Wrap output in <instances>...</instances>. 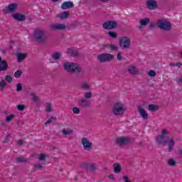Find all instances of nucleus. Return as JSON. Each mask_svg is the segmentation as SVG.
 <instances>
[{
  "label": "nucleus",
  "instance_id": "obj_17",
  "mask_svg": "<svg viewBox=\"0 0 182 182\" xmlns=\"http://www.w3.org/2000/svg\"><path fill=\"white\" fill-rule=\"evenodd\" d=\"M74 4L72 1H65L61 4V8L64 10L70 9V8H73Z\"/></svg>",
  "mask_w": 182,
  "mask_h": 182
},
{
  "label": "nucleus",
  "instance_id": "obj_20",
  "mask_svg": "<svg viewBox=\"0 0 182 182\" xmlns=\"http://www.w3.org/2000/svg\"><path fill=\"white\" fill-rule=\"evenodd\" d=\"M149 22H150V18H141L139 21V28L141 29V28H143V26H146L149 24Z\"/></svg>",
  "mask_w": 182,
  "mask_h": 182
},
{
  "label": "nucleus",
  "instance_id": "obj_44",
  "mask_svg": "<svg viewBox=\"0 0 182 182\" xmlns=\"http://www.w3.org/2000/svg\"><path fill=\"white\" fill-rule=\"evenodd\" d=\"M67 53H68V55H75V50H73V48H68V49L67 50Z\"/></svg>",
  "mask_w": 182,
  "mask_h": 182
},
{
  "label": "nucleus",
  "instance_id": "obj_50",
  "mask_svg": "<svg viewBox=\"0 0 182 182\" xmlns=\"http://www.w3.org/2000/svg\"><path fill=\"white\" fill-rule=\"evenodd\" d=\"M175 66H176V68H181V66H182V63H176V64H175Z\"/></svg>",
  "mask_w": 182,
  "mask_h": 182
},
{
  "label": "nucleus",
  "instance_id": "obj_41",
  "mask_svg": "<svg viewBox=\"0 0 182 182\" xmlns=\"http://www.w3.org/2000/svg\"><path fill=\"white\" fill-rule=\"evenodd\" d=\"M5 86H6V82H5V80H1L0 82V89H1V90H2L4 89V87H5Z\"/></svg>",
  "mask_w": 182,
  "mask_h": 182
},
{
  "label": "nucleus",
  "instance_id": "obj_2",
  "mask_svg": "<svg viewBox=\"0 0 182 182\" xmlns=\"http://www.w3.org/2000/svg\"><path fill=\"white\" fill-rule=\"evenodd\" d=\"M127 108L124 104L122 102H117L113 107L112 113L114 116H122V114H124Z\"/></svg>",
  "mask_w": 182,
  "mask_h": 182
},
{
  "label": "nucleus",
  "instance_id": "obj_18",
  "mask_svg": "<svg viewBox=\"0 0 182 182\" xmlns=\"http://www.w3.org/2000/svg\"><path fill=\"white\" fill-rule=\"evenodd\" d=\"M127 70L131 75H134L135 76L139 75V70H137V69H136V67L133 65H129L127 68Z\"/></svg>",
  "mask_w": 182,
  "mask_h": 182
},
{
  "label": "nucleus",
  "instance_id": "obj_33",
  "mask_svg": "<svg viewBox=\"0 0 182 182\" xmlns=\"http://www.w3.org/2000/svg\"><path fill=\"white\" fill-rule=\"evenodd\" d=\"M53 122H56V117H51L50 119L45 122V124H50V123H53Z\"/></svg>",
  "mask_w": 182,
  "mask_h": 182
},
{
  "label": "nucleus",
  "instance_id": "obj_54",
  "mask_svg": "<svg viewBox=\"0 0 182 182\" xmlns=\"http://www.w3.org/2000/svg\"><path fill=\"white\" fill-rule=\"evenodd\" d=\"M109 178H111L112 180H114V176L113 175H109Z\"/></svg>",
  "mask_w": 182,
  "mask_h": 182
},
{
  "label": "nucleus",
  "instance_id": "obj_21",
  "mask_svg": "<svg viewBox=\"0 0 182 182\" xmlns=\"http://www.w3.org/2000/svg\"><path fill=\"white\" fill-rule=\"evenodd\" d=\"M68 16H69V12L64 11L63 13H60L59 14L56 15V18H59L60 19H68Z\"/></svg>",
  "mask_w": 182,
  "mask_h": 182
},
{
  "label": "nucleus",
  "instance_id": "obj_56",
  "mask_svg": "<svg viewBox=\"0 0 182 182\" xmlns=\"http://www.w3.org/2000/svg\"><path fill=\"white\" fill-rule=\"evenodd\" d=\"M36 168H42L43 166L41 165H36Z\"/></svg>",
  "mask_w": 182,
  "mask_h": 182
},
{
  "label": "nucleus",
  "instance_id": "obj_36",
  "mask_svg": "<svg viewBox=\"0 0 182 182\" xmlns=\"http://www.w3.org/2000/svg\"><path fill=\"white\" fill-rule=\"evenodd\" d=\"M96 164H91L88 166V168L90 170V171H95L96 170Z\"/></svg>",
  "mask_w": 182,
  "mask_h": 182
},
{
  "label": "nucleus",
  "instance_id": "obj_45",
  "mask_svg": "<svg viewBox=\"0 0 182 182\" xmlns=\"http://www.w3.org/2000/svg\"><path fill=\"white\" fill-rule=\"evenodd\" d=\"M5 79L6 82H9V83L12 82V77L11 75H6Z\"/></svg>",
  "mask_w": 182,
  "mask_h": 182
},
{
  "label": "nucleus",
  "instance_id": "obj_27",
  "mask_svg": "<svg viewBox=\"0 0 182 182\" xmlns=\"http://www.w3.org/2000/svg\"><path fill=\"white\" fill-rule=\"evenodd\" d=\"M25 58H26V55H25L24 53H21L17 54V59L18 63L22 62V60H23Z\"/></svg>",
  "mask_w": 182,
  "mask_h": 182
},
{
  "label": "nucleus",
  "instance_id": "obj_48",
  "mask_svg": "<svg viewBox=\"0 0 182 182\" xmlns=\"http://www.w3.org/2000/svg\"><path fill=\"white\" fill-rule=\"evenodd\" d=\"M168 134V131L167 129H163L161 131V136H167Z\"/></svg>",
  "mask_w": 182,
  "mask_h": 182
},
{
  "label": "nucleus",
  "instance_id": "obj_32",
  "mask_svg": "<svg viewBox=\"0 0 182 182\" xmlns=\"http://www.w3.org/2000/svg\"><path fill=\"white\" fill-rule=\"evenodd\" d=\"M92 92H86L84 94V97H85L84 99H85L86 100H87L88 99H92Z\"/></svg>",
  "mask_w": 182,
  "mask_h": 182
},
{
  "label": "nucleus",
  "instance_id": "obj_43",
  "mask_svg": "<svg viewBox=\"0 0 182 182\" xmlns=\"http://www.w3.org/2000/svg\"><path fill=\"white\" fill-rule=\"evenodd\" d=\"M17 109L19 110L20 112H22V111L25 110V105H18L17 106Z\"/></svg>",
  "mask_w": 182,
  "mask_h": 182
},
{
  "label": "nucleus",
  "instance_id": "obj_4",
  "mask_svg": "<svg viewBox=\"0 0 182 182\" xmlns=\"http://www.w3.org/2000/svg\"><path fill=\"white\" fill-rule=\"evenodd\" d=\"M156 25L158 28L162 31H171V23L166 19L158 20Z\"/></svg>",
  "mask_w": 182,
  "mask_h": 182
},
{
  "label": "nucleus",
  "instance_id": "obj_39",
  "mask_svg": "<svg viewBox=\"0 0 182 182\" xmlns=\"http://www.w3.org/2000/svg\"><path fill=\"white\" fill-rule=\"evenodd\" d=\"M73 112L74 114H79V113H80V109L79 108H77V107H74L73 108Z\"/></svg>",
  "mask_w": 182,
  "mask_h": 182
},
{
  "label": "nucleus",
  "instance_id": "obj_7",
  "mask_svg": "<svg viewBox=\"0 0 182 182\" xmlns=\"http://www.w3.org/2000/svg\"><path fill=\"white\" fill-rule=\"evenodd\" d=\"M81 144L82 145L84 150H86V151H90V150L93 149V143L89 141L86 137L82 138Z\"/></svg>",
  "mask_w": 182,
  "mask_h": 182
},
{
  "label": "nucleus",
  "instance_id": "obj_13",
  "mask_svg": "<svg viewBox=\"0 0 182 182\" xmlns=\"http://www.w3.org/2000/svg\"><path fill=\"white\" fill-rule=\"evenodd\" d=\"M138 112L144 120H147V119H149V114H147L146 109L141 107V106L138 107Z\"/></svg>",
  "mask_w": 182,
  "mask_h": 182
},
{
  "label": "nucleus",
  "instance_id": "obj_26",
  "mask_svg": "<svg viewBox=\"0 0 182 182\" xmlns=\"http://www.w3.org/2000/svg\"><path fill=\"white\" fill-rule=\"evenodd\" d=\"M167 164L170 167H176V166H177V162L176 161H174V159H169L167 161Z\"/></svg>",
  "mask_w": 182,
  "mask_h": 182
},
{
  "label": "nucleus",
  "instance_id": "obj_46",
  "mask_svg": "<svg viewBox=\"0 0 182 182\" xmlns=\"http://www.w3.org/2000/svg\"><path fill=\"white\" fill-rule=\"evenodd\" d=\"M21 90H22V84L18 83L16 85V91L17 92H21Z\"/></svg>",
  "mask_w": 182,
  "mask_h": 182
},
{
  "label": "nucleus",
  "instance_id": "obj_28",
  "mask_svg": "<svg viewBox=\"0 0 182 182\" xmlns=\"http://www.w3.org/2000/svg\"><path fill=\"white\" fill-rule=\"evenodd\" d=\"M90 84L89 83H82L80 85V88L82 90H88L89 89H90Z\"/></svg>",
  "mask_w": 182,
  "mask_h": 182
},
{
  "label": "nucleus",
  "instance_id": "obj_10",
  "mask_svg": "<svg viewBox=\"0 0 182 182\" xmlns=\"http://www.w3.org/2000/svg\"><path fill=\"white\" fill-rule=\"evenodd\" d=\"M51 31H64L66 29V25L62 23H53L50 26Z\"/></svg>",
  "mask_w": 182,
  "mask_h": 182
},
{
  "label": "nucleus",
  "instance_id": "obj_12",
  "mask_svg": "<svg viewBox=\"0 0 182 182\" xmlns=\"http://www.w3.org/2000/svg\"><path fill=\"white\" fill-rule=\"evenodd\" d=\"M146 6L148 9L153 11L154 9H157L159 4L156 0H148L146 1Z\"/></svg>",
  "mask_w": 182,
  "mask_h": 182
},
{
  "label": "nucleus",
  "instance_id": "obj_25",
  "mask_svg": "<svg viewBox=\"0 0 182 182\" xmlns=\"http://www.w3.org/2000/svg\"><path fill=\"white\" fill-rule=\"evenodd\" d=\"M46 112L47 113H51V112H53V105L50 103H47L46 105Z\"/></svg>",
  "mask_w": 182,
  "mask_h": 182
},
{
  "label": "nucleus",
  "instance_id": "obj_23",
  "mask_svg": "<svg viewBox=\"0 0 182 182\" xmlns=\"http://www.w3.org/2000/svg\"><path fill=\"white\" fill-rule=\"evenodd\" d=\"M114 166V173H116L117 174L120 173L122 171V165H120L118 163H115L113 165Z\"/></svg>",
  "mask_w": 182,
  "mask_h": 182
},
{
  "label": "nucleus",
  "instance_id": "obj_42",
  "mask_svg": "<svg viewBox=\"0 0 182 182\" xmlns=\"http://www.w3.org/2000/svg\"><path fill=\"white\" fill-rule=\"evenodd\" d=\"M148 75L151 77H154V76H156V71H154V70H149V72L148 73Z\"/></svg>",
  "mask_w": 182,
  "mask_h": 182
},
{
  "label": "nucleus",
  "instance_id": "obj_59",
  "mask_svg": "<svg viewBox=\"0 0 182 182\" xmlns=\"http://www.w3.org/2000/svg\"><path fill=\"white\" fill-rule=\"evenodd\" d=\"M59 0H52L53 2H58Z\"/></svg>",
  "mask_w": 182,
  "mask_h": 182
},
{
  "label": "nucleus",
  "instance_id": "obj_57",
  "mask_svg": "<svg viewBox=\"0 0 182 182\" xmlns=\"http://www.w3.org/2000/svg\"><path fill=\"white\" fill-rule=\"evenodd\" d=\"M100 1H101V2L106 3V2H109V1L110 0H100Z\"/></svg>",
  "mask_w": 182,
  "mask_h": 182
},
{
  "label": "nucleus",
  "instance_id": "obj_31",
  "mask_svg": "<svg viewBox=\"0 0 182 182\" xmlns=\"http://www.w3.org/2000/svg\"><path fill=\"white\" fill-rule=\"evenodd\" d=\"M107 48L108 49H110V50H117L119 49V47H117V46L113 44L107 45Z\"/></svg>",
  "mask_w": 182,
  "mask_h": 182
},
{
  "label": "nucleus",
  "instance_id": "obj_5",
  "mask_svg": "<svg viewBox=\"0 0 182 182\" xmlns=\"http://www.w3.org/2000/svg\"><path fill=\"white\" fill-rule=\"evenodd\" d=\"M97 59L101 63H105L113 60V59H114V55L109 53H102L97 56Z\"/></svg>",
  "mask_w": 182,
  "mask_h": 182
},
{
  "label": "nucleus",
  "instance_id": "obj_29",
  "mask_svg": "<svg viewBox=\"0 0 182 182\" xmlns=\"http://www.w3.org/2000/svg\"><path fill=\"white\" fill-rule=\"evenodd\" d=\"M60 56H62V53L58 52L54 53L52 55V58L54 59V60H59V59H60Z\"/></svg>",
  "mask_w": 182,
  "mask_h": 182
},
{
  "label": "nucleus",
  "instance_id": "obj_49",
  "mask_svg": "<svg viewBox=\"0 0 182 182\" xmlns=\"http://www.w3.org/2000/svg\"><path fill=\"white\" fill-rule=\"evenodd\" d=\"M117 60H122V59H123V57H122V54L120 53L117 54Z\"/></svg>",
  "mask_w": 182,
  "mask_h": 182
},
{
  "label": "nucleus",
  "instance_id": "obj_30",
  "mask_svg": "<svg viewBox=\"0 0 182 182\" xmlns=\"http://www.w3.org/2000/svg\"><path fill=\"white\" fill-rule=\"evenodd\" d=\"M149 110H150L151 112H156L159 110V107L156 105H149Z\"/></svg>",
  "mask_w": 182,
  "mask_h": 182
},
{
  "label": "nucleus",
  "instance_id": "obj_16",
  "mask_svg": "<svg viewBox=\"0 0 182 182\" xmlns=\"http://www.w3.org/2000/svg\"><path fill=\"white\" fill-rule=\"evenodd\" d=\"M129 141H130L127 137H120L117 139V143L119 144V146H124L125 144H129Z\"/></svg>",
  "mask_w": 182,
  "mask_h": 182
},
{
  "label": "nucleus",
  "instance_id": "obj_22",
  "mask_svg": "<svg viewBox=\"0 0 182 182\" xmlns=\"http://www.w3.org/2000/svg\"><path fill=\"white\" fill-rule=\"evenodd\" d=\"M14 119H15V114H7L4 117V122H6V123H11V122H12Z\"/></svg>",
  "mask_w": 182,
  "mask_h": 182
},
{
  "label": "nucleus",
  "instance_id": "obj_3",
  "mask_svg": "<svg viewBox=\"0 0 182 182\" xmlns=\"http://www.w3.org/2000/svg\"><path fill=\"white\" fill-rule=\"evenodd\" d=\"M33 36L35 41H36V42H39L40 43H42L46 41V34L43 30H36Z\"/></svg>",
  "mask_w": 182,
  "mask_h": 182
},
{
  "label": "nucleus",
  "instance_id": "obj_11",
  "mask_svg": "<svg viewBox=\"0 0 182 182\" xmlns=\"http://www.w3.org/2000/svg\"><path fill=\"white\" fill-rule=\"evenodd\" d=\"M167 140H168V136L163 135H158L156 136V142L159 146H166V144H167Z\"/></svg>",
  "mask_w": 182,
  "mask_h": 182
},
{
  "label": "nucleus",
  "instance_id": "obj_6",
  "mask_svg": "<svg viewBox=\"0 0 182 182\" xmlns=\"http://www.w3.org/2000/svg\"><path fill=\"white\" fill-rule=\"evenodd\" d=\"M132 45V41L129 37H122L119 38V46L122 49H129Z\"/></svg>",
  "mask_w": 182,
  "mask_h": 182
},
{
  "label": "nucleus",
  "instance_id": "obj_19",
  "mask_svg": "<svg viewBox=\"0 0 182 182\" xmlns=\"http://www.w3.org/2000/svg\"><path fill=\"white\" fill-rule=\"evenodd\" d=\"M13 18L16 19V21H19L20 22H23L25 21V19H26L25 15L21 14H14L13 15Z\"/></svg>",
  "mask_w": 182,
  "mask_h": 182
},
{
  "label": "nucleus",
  "instance_id": "obj_47",
  "mask_svg": "<svg viewBox=\"0 0 182 182\" xmlns=\"http://www.w3.org/2000/svg\"><path fill=\"white\" fill-rule=\"evenodd\" d=\"M46 159V156H45V155L43 154H41L38 157V160L40 161H45Z\"/></svg>",
  "mask_w": 182,
  "mask_h": 182
},
{
  "label": "nucleus",
  "instance_id": "obj_9",
  "mask_svg": "<svg viewBox=\"0 0 182 182\" xmlns=\"http://www.w3.org/2000/svg\"><path fill=\"white\" fill-rule=\"evenodd\" d=\"M77 105L78 106H80V107L87 109V107H90L91 102L89 100L80 98V100H78Z\"/></svg>",
  "mask_w": 182,
  "mask_h": 182
},
{
  "label": "nucleus",
  "instance_id": "obj_51",
  "mask_svg": "<svg viewBox=\"0 0 182 182\" xmlns=\"http://www.w3.org/2000/svg\"><path fill=\"white\" fill-rule=\"evenodd\" d=\"M156 26V23H151L150 25H149V28H151V29H153V28H154Z\"/></svg>",
  "mask_w": 182,
  "mask_h": 182
},
{
  "label": "nucleus",
  "instance_id": "obj_15",
  "mask_svg": "<svg viewBox=\"0 0 182 182\" xmlns=\"http://www.w3.org/2000/svg\"><path fill=\"white\" fill-rule=\"evenodd\" d=\"M176 144V141L173 138H170L168 141V151L171 153L174 150V146Z\"/></svg>",
  "mask_w": 182,
  "mask_h": 182
},
{
  "label": "nucleus",
  "instance_id": "obj_55",
  "mask_svg": "<svg viewBox=\"0 0 182 182\" xmlns=\"http://www.w3.org/2000/svg\"><path fill=\"white\" fill-rule=\"evenodd\" d=\"M169 66H171V68H175L176 64H174V63H170V64H169Z\"/></svg>",
  "mask_w": 182,
  "mask_h": 182
},
{
  "label": "nucleus",
  "instance_id": "obj_40",
  "mask_svg": "<svg viewBox=\"0 0 182 182\" xmlns=\"http://www.w3.org/2000/svg\"><path fill=\"white\" fill-rule=\"evenodd\" d=\"M62 133L64 134L65 136H69V134H72V131L71 130L63 129Z\"/></svg>",
  "mask_w": 182,
  "mask_h": 182
},
{
  "label": "nucleus",
  "instance_id": "obj_37",
  "mask_svg": "<svg viewBox=\"0 0 182 182\" xmlns=\"http://www.w3.org/2000/svg\"><path fill=\"white\" fill-rule=\"evenodd\" d=\"M16 161H19L20 163H26L28 159L26 158H16Z\"/></svg>",
  "mask_w": 182,
  "mask_h": 182
},
{
  "label": "nucleus",
  "instance_id": "obj_24",
  "mask_svg": "<svg viewBox=\"0 0 182 182\" xmlns=\"http://www.w3.org/2000/svg\"><path fill=\"white\" fill-rule=\"evenodd\" d=\"M8 69V64L6 63V61L3 60L0 63V70L1 71H5Z\"/></svg>",
  "mask_w": 182,
  "mask_h": 182
},
{
  "label": "nucleus",
  "instance_id": "obj_53",
  "mask_svg": "<svg viewBox=\"0 0 182 182\" xmlns=\"http://www.w3.org/2000/svg\"><path fill=\"white\" fill-rule=\"evenodd\" d=\"M17 143H18V146H22V144H23V141L19 140V141H18Z\"/></svg>",
  "mask_w": 182,
  "mask_h": 182
},
{
  "label": "nucleus",
  "instance_id": "obj_60",
  "mask_svg": "<svg viewBox=\"0 0 182 182\" xmlns=\"http://www.w3.org/2000/svg\"><path fill=\"white\" fill-rule=\"evenodd\" d=\"M2 62V58H1V57H0V63H1Z\"/></svg>",
  "mask_w": 182,
  "mask_h": 182
},
{
  "label": "nucleus",
  "instance_id": "obj_8",
  "mask_svg": "<svg viewBox=\"0 0 182 182\" xmlns=\"http://www.w3.org/2000/svg\"><path fill=\"white\" fill-rule=\"evenodd\" d=\"M117 26V23L116 21H108L105 22L102 24V28L104 29H107L109 31L112 30V29H114V28H116Z\"/></svg>",
  "mask_w": 182,
  "mask_h": 182
},
{
  "label": "nucleus",
  "instance_id": "obj_58",
  "mask_svg": "<svg viewBox=\"0 0 182 182\" xmlns=\"http://www.w3.org/2000/svg\"><path fill=\"white\" fill-rule=\"evenodd\" d=\"M178 154H181V156H182V149L178 150Z\"/></svg>",
  "mask_w": 182,
  "mask_h": 182
},
{
  "label": "nucleus",
  "instance_id": "obj_52",
  "mask_svg": "<svg viewBox=\"0 0 182 182\" xmlns=\"http://www.w3.org/2000/svg\"><path fill=\"white\" fill-rule=\"evenodd\" d=\"M177 83H182V77H179L176 80Z\"/></svg>",
  "mask_w": 182,
  "mask_h": 182
},
{
  "label": "nucleus",
  "instance_id": "obj_35",
  "mask_svg": "<svg viewBox=\"0 0 182 182\" xmlns=\"http://www.w3.org/2000/svg\"><path fill=\"white\" fill-rule=\"evenodd\" d=\"M21 75H22V71H21V70H18L14 73V77H16V79H19V77H21Z\"/></svg>",
  "mask_w": 182,
  "mask_h": 182
},
{
  "label": "nucleus",
  "instance_id": "obj_1",
  "mask_svg": "<svg viewBox=\"0 0 182 182\" xmlns=\"http://www.w3.org/2000/svg\"><path fill=\"white\" fill-rule=\"evenodd\" d=\"M63 67L65 70L69 73H85V71L77 63H64Z\"/></svg>",
  "mask_w": 182,
  "mask_h": 182
},
{
  "label": "nucleus",
  "instance_id": "obj_14",
  "mask_svg": "<svg viewBox=\"0 0 182 182\" xmlns=\"http://www.w3.org/2000/svg\"><path fill=\"white\" fill-rule=\"evenodd\" d=\"M4 13L11 14V12H15L16 11V4H11L7 6V8L4 9Z\"/></svg>",
  "mask_w": 182,
  "mask_h": 182
},
{
  "label": "nucleus",
  "instance_id": "obj_34",
  "mask_svg": "<svg viewBox=\"0 0 182 182\" xmlns=\"http://www.w3.org/2000/svg\"><path fill=\"white\" fill-rule=\"evenodd\" d=\"M107 35H109V36H110V38H112L113 39H114V38H117V33L113 31H109L107 33Z\"/></svg>",
  "mask_w": 182,
  "mask_h": 182
},
{
  "label": "nucleus",
  "instance_id": "obj_38",
  "mask_svg": "<svg viewBox=\"0 0 182 182\" xmlns=\"http://www.w3.org/2000/svg\"><path fill=\"white\" fill-rule=\"evenodd\" d=\"M31 96L32 97V100H33V102H38V100H39V98L38 97V96H36V94L35 93H31Z\"/></svg>",
  "mask_w": 182,
  "mask_h": 182
}]
</instances>
